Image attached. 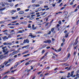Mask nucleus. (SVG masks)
Here are the masks:
<instances>
[{
  "instance_id": "39448f33",
  "label": "nucleus",
  "mask_w": 79,
  "mask_h": 79,
  "mask_svg": "<svg viewBox=\"0 0 79 79\" xmlns=\"http://www.w3.org/2000/svg\"><path fill=\"white\" fill-rule=\"evenodd\" d=\"M24 12L22 11H20L19 12V15H23V14H24Z\"/></svg>"
},
{
  "instance_id": "393cba45",
  "label": "nucleus",
  "mask_w": 79,
  "mask_h": 79,
  "mask_svg": "<svg viewBox=\"0 0 79 79\" xmlns=\"http://www.w3.org/2000/svg\"><path fill=\"white\" fill-rule=\"evenodd\" d=\"M10 6H13V3H10Z\"/></svg>"
},
{
  "instance_id": "e2e57ef3",
  "label": "nucleus",
  "mask_w": 79,
  "mask_h": 79,
  "mask_svg": "<svg viewBox=\"0 0 79 79\" xmlns=\"http://www.w3.org/2000/svg\"><path fill=\"white\" fill-rule=\"evenodd\" d=\"M35 0H32V3H34V2H35Z\"/></svg>"
},
{
  "instance_id": "13d9d810",
  "label": "nucleus",
  "mask_w": 79,
  "mask_h": 79,
  "mask_svg": "<svg viewBox=\"0 0 79 79\" xmlns=\"http://www.w3.org/2000/svg\"><path fill=\"white\" fill-rule=\"evenodd\" d=\"M77 5V4H75L74 6H73V8H74V7H75Z\"/></svg>"
},
{
  "instance_id": "4d7b16f0",
  "label": "nucleus",
  "mask_w": 79,
  "mask_h": 79,
  "mask_svg": "<svg viewBox=\"0 0 79 79\" xmlns=\"http://www.w3.org/2000/svg\"><path fill=\"white\" fill-rule=\"evenodd\" d=\"M11 23H17V21H14V22H12Z\"/></svg>"
},
{
  "instance_id": "603ef678",
  "label": "nucleus",
  "mask_w": 79,
  "mask_h": 79,
  "mask_svg": "<svg viewBox=\"0 0 79 79\" xmlns=\"http://www.w3.org/2000/svg\"><path fill=\"white\" fill-rule=\"evenodd\" d=\"M18 53V51H16V52L15 51H14L13 52V53Z\"/></svg>"
},
{
  "instance_id": "7ed1b4c3",
  "label": "nucleus",
  "mask_w": 79,
  "mask_h": 79,
  "mask_svg": "<svg viewBox=\"0 0 79 79\" xmlns=\"http://www.w3.org/2000/svg\"><path fill=\"white\" fill-rule=\"evenodd\" d=\"M64 16H65V18H66V16H67V15H68V11H64Z\"/></svg>"
},
{
  "instance_id": "6e6d98bb",
  "label": "nucleus",
  "mask_w": 79,
  "mask_h": 79,
  "mask_svg": "<svg viewBox=\"0 0 79 79\" xmlns=\"http://www.w3.org/2000/svg\"><path fill=\"white\" fill-rule=\"evenodd\" d=\"M12 19H15V17H11Z\"/></svg>"
},
{
  "instance_id": "58836bf2",
  "label": "nucleus",
  "mask_w": 79,
  "mask_h": 79,
  "mask_svg": "<svg viewBox=\"0 0 79 79\" xmlns=\"http://www.w3.org/2000/svg\"><path fill=\"white\" fill-rule=\"evenodd\" d=\"M8 32V30L7 29L3 31V32Z\"/></svg>"
},
{
  "instance_id": "774afa93",
  "label": "nucleus",
  "mask_w": 79,
  "mask_h": 79,
  "mask_svg": "<svg viewBox=\"0 0 79 79\" xmlns=\"http://www.w3.org/2000/svg\"><path fill=\"white\" fill-rule=\"evenodd\" d=\"M70 5H73V2H72L70 3Z\"/></svg>"
},
{
  "instance_id": "c85d7f7f",
  "label": "nucleus",
  "mask_w": 79,
  "mask_h": 79,
  "mask_svg": "<svg viewBox=\"0 0 79 79\" xmlns=\"http://www.w3.org/2000/svg\"><path fill=\"white\" fill-rule=\"evenodd\" d=\"M5 21H2L0 22V23H1V24H3V23H5Z\"/></svg>"
},
{
  "instance_id": "680f3d73",
  "label": "nucleus",
  "mask_w": 79,
  "mask_h": 79,
  "mask_svg": "<svg viewBox=\"0 0 79 79\" xmlns=\"http://www.w3.org/2000/svg\"><path fill=\"white\" fill-rule=\"evenodd\" d=\"M67 32V31L66 30H65L64 31V33L65 34H67L66 33Z\"/></svg>"
},
{
  "instance_id": "4c0bfd02",
  "label": "nucleus",
  "mask_w": 79,
  "mask_h": 79,
  "mask_svg": "<svg viewBox=\"0 0 79 79\" xmlns=\"http://www.w3.org/2000/svg\"><path fill=\"white\" fill-rule=\"evenodd\" d=\"M12 44L11 43H8V45H11Z\"/></svg>"
},
{
  "instance_id": "2f4dec72",
  "label": "nucleus",
  "mask_w": 79,
  "mask_h": 79,
  "mask_svg": "<svg viewBox=\"0 0 79 79\" xmlns=\"http://www.w3.org/2000/svg\"><path fill=\"white\" fill-rule=\"evenodd\" d=\"M29 9H28L25 10V11L26 12H27V11H29Z\"/></svg>"
},
{
  "instance_id": "bf43d9fd",
  "label": "nucleus",
  "mask_w": 79,
  "mask_h": 79,
  "mask_svg": "<svg viewBox=\"0 0 79 79\" xmlns=\"http://www.w3.org/2000/svg\"><path fill=\"white\" fill-rule=\"evenodd\" d=\"M49 74V73H47L45 74H44V75H45V76H47V75H48V74Z\"/></svg>"
},
{
  "instance_id": "1a4fd4ad",
  "label": "nucleus",
  "mask_w": 79,
  "mask_h": 79,
  "mask_svg": "<svg viewBox=\"0 0 79 79\" xmlns=\"http://www.w3.org/2000/svg\"><path fill=\"white\" fill-rule=\"evenodd\" d=\"M16 11V10H12L10 11V13H15Z\"/></svg>"
},
{
  "instance_id": "864d4df0",
  "label": "nucleus",
  "mask_w": 79,
  "mask_h": 79,
  "mask_svg": "<svg viewBox=\"0 0 79 79\" xmlns=\"http://www.w3.org/2000/svg\"><path fill=\"white\" fill-rule=\"evenodd\" d=\"M71 66H70L69 68L67 69V70H70V69H71Z\"/></svg>"
},
{
  "instance_id": "6ab92c4d",
  "label": "nucleus",
  "mask_w": 79,
  "mask_h": 79,
  "mask_svg": "<svg viewBox=\"0 0 79 79\" xmlns=\"http://www.w3.org/2000/svg\"><path fill=\"white\" fill-rule=\"evenodd\" d=\"M6 78H8V76H7V75L4 77L3 78H2V79H6Z\"/></svg>"
},
{
  "instance_id": "e433bc0d",
  "label": "nucleus",
  "mask_w": 79,
  "mask_h": 79,
  "mask_svg": "<svg viewBox=\"0 0 79 79\" xmlns=\"http://www.w3.org/2000/svg\"><path fill=\"white\" fill-rule=\"evenodd\" d=\"M29 64V62H27L25 64V65H28V64Z\"/></svg>"
},
{
  "instance_id": "0eeeda50",
  "label": "nucleus",
  "mask_w": 79,
  "mask_h": 79,
  "mask_svg": "<svg viewBox=\"0 0 79 79\" xmlns=\"http://www.w3.org/2000/svg\"><path fill=\"white\" fill-rule=\"evenodd\" d=\"M8 62H6V63L5 64V66H6V67H7V66H10V64L7 65L8 64Z\"/></svg>"
},
{
  "instance_id": "c03bdc74",
  "label": "nucleus",
  "mask_w": 79,
  "mask_h": 79,
  "mask_svg": "<svg viewBox=\"0 0 79 79\" xmlns=\"http://www.w3.org/2000/svg\"><path fill=\"white\" fill-rule=\"evenodd\" d=\"M4 34H5L6 35H8V33L7 32H5Z\"/></svg>"
},
{
  "instance_id": "f3484780",
  "label": "nucleus",
  "mask_w": 79,
  "mask_h": 79,
  "mask_svg": "<svg viewBox=\"0 0 79 79\" xmlns=\"http://www.w3.org/2000/svg\"><path fill=\"white\" fill-rule=\"evenodd\" d=\"M21 23L23 24H26L27 22H21Z\"/></svg>"
},
{
  "instance_id": "4468645a",
  "label": "nucleus",
  "mask_w": 79,
  "mask_h": 79,
  "mask_svg": "<svg viewBox=\"0 0 79 79\" xmlns=\"http://www.w3.org/2000/svg\"><path fill=\"white\" fill-rule=\"evenodd\" d=\"M28 46H29V45H28L27 46L23 47H22V49H23L24 48H25L26 49H27V48L26 47H28Z\"/></svg>"
},
{
  "instance_id": "69168bd1",
  "label": "nucleus",
  "mask_w": 79,
  "mask_h": 79,
  "mask_svg": "<svg viewBox=\"0 0 79 79\" xmlns=\"http://www.w3.org/2000/svg\"><path fill=\"white\" fill-rule=\"evenodd\" d=\"M15 17V19H16V18H18V16L17 15Z\"/></svg>"
},
{
  "instance_id": "20e7f679",
  "label": "nucleus",
  "mask_w": 79,
  "mask_h": 79,
  "mask_svg": "<svg viewBox=\"0 0 79 79\" xmlns=\"http://www.w3.org/2000/svg\"><path fill=\"white\" fill-rule=\"evenodd\" d=\"M31 17L29 18L30 19H31V20H32V19H34V15H31Z\"/></svg>"
},
{
  "instance_id": "de8ad7c7",
  "label": "nucleus",
  "mask_w": 79,
  "mask_h": 79,
  "mask_svg": "<svg viewBox=\"0 0 79 79\" xmlns=\"http://www.w3.org/2000/svg\"><path fill=\"white\" fill-rule=\"evenodd\" d=\"M49 24V23H46L45 25V26H48V25Z\"/></svg>"
},
{
  "instance_id": "cd10ccee",
  "label": "nucleus",
  "mask_w": 79,
  "mask_h": 79,
  "mask_svg": "<svg viewBox=\"0 0 79 79\" xmlns=\"http://www.w3.org/2000/svg\"><path fill=\"white\" fill-rule=\"evenodd\" d=\"M6 48V46H5V47H2V49L4 50H5Z\"/></svg>"
},
{
  "instance_id": "f704fd0d",
  "label": "nucleus",
  "mask_w": 79,
  "mask_h": 79,
  "mask_svg": "<svg viewBox=\"0 0 79 79\" xmlns=\"http://www.w3.org/2000/svg\"><path fill=\"white\" fill-rule=\"evenodd\" d=\"M45 52V50H43V51H42V52L41 53L42 54H43V53H44Z\"/></svg>"
},
{
  "instance_id": "5fc2aeb1",
  "label": "nucleus",
  "mask_w": 79,
  "mask_h": 79,
  "mask_svg": "<svg viewBox=\"0 0 79 79\" xmlns=\"http://www.w3.org/2000/svg\"><path fill=\"white\" fill-rule=\"evenodd\" d=\"M42 73V72H38V74L39 75L40 74V73Z\"/></svg>"
},
{
  "instance_id": "b1692460",
  "label": "nucleus",
  "mask_w": 79,
  "mask_h": 79,
  "mask_svg": "<svg viewBox=\"0 0 79 79\" xmlns=\"http://www.w3.org/2000/svg\"><path fill=\"white\" fill-rule=\"evenodd\" d=\"M46 46H47V45L44 44L43 45V46H42V48H45L46 47Z\"/></svg>"
},
{
  "instance_id": "72a5a7b5",
  "label": "nucleus",
  "mask_w": 79,
  "mask_h": 79,
  "mask_svg": "<svg viewBox=\"0 0 79 79\" xmlns=\"http://www.w3.org/2000/svg\"><path fill=\"white\" fill-rule=\"evenodd\" d=\"M61 1H62V0H59V1L57 2V3H60Z\"/></svg>"
},
{
  "instance_id": "473e14b6",
  "label": "nucleus",
  "mask_w": 79,
  "mask_h": 79,
  "mask_svg": "<svg viewBox=\"0 0 79 79\" xmlns=\"http://www.w3.org/2000/svg\"><path fill=\"white\" fill-rule=\"evenodd\" d=\"M40 6V5L39 4H37L35 6V7H38Z\"/></svg>"
},
{
  "instance_id": "f8f14e48",
  "label": "nucleus",
  "mask_w": 79,
  "mask_h": 79,
  "mask_svg": "<svg viewBox=\"0 0 79 79\" xmlns=\"http://www.w3.org/2000/svg\"><path fill=\"white\" fill-rule=\"evenodd\" d=\"M51 40H47V43H48V44H51Z\"/></svg>"
},
{
  "instance_id": "338daca9",
  "label": "nucleus",
  "mask_w": 79,
  "mask_h": 79,
  "mask_svg": "<svg viewBox=\"0 0 79 79\" xmlns=\"http://www.w3.org/2000/svg\"><path fill=\"white\" fill-rule=\"evenodd\" d=\"M35 4H33V5H32V6H33L34 7H35Z\"/></svg>"
},
{
  "instance_id": "f03ea898",
  "label": "nucleus",
  "mask_w": 79,
  "mask_h": 79,
  "mask_svg": "<svg viewBox=\"0 0 79 79\" xmlns=\"http://www.w3.org/2000/svg\"><path fill=\"white\" fill-rule=\"evenodd\" d=\"M26 43L29 44V40L28 39L24 40V42H23V44H26Z\"/></svg>"
},
{
  "instance_id": "8fccbe9b",
  "label": "nucleus",
  "mask_w": 79,
  "mask_h": 79,
  "mask_svg": "<svg viewBox=\"0 0 79 79\" xmlns=\"http://www.w3.org/2000/svg\"><path fill=\"white\" fill-rule=\"evenodd\" d=\"M31 5H30L27 6V8H30V7H31Z\"/></svg>"
},
{
  "instance_id": "412c9836",
  "label": "nucleus",
  "mask_w": 79,
  "mask_h": 79,
  "mask_svg": "<svg viewBox=\"0 0 79 79\" xmlns=\"http://www.w3.org/2000/svg\"><path fill=\"white\" fill-rule=\"evenodd\" d=\"M65 37L67 38L68 37V34L67 33H66L65 34Z\"/></svg>"
},
{
  "instance_id": "a18cd8bd",
  "label": "nucleus",
  "mask_w": 79,
  "mask_h": 79,
  "mask_svg": "<svg viewBox=\"0 0 79 79\" xmlns=\"http://www.w3.org/2000/svg\"><path fill=\"white\" fill-rule=\"evenodd\" d=\"M41 18V17H40V18H36L35 19L36 20H38V19H39Z\"/></svg>"
},
{
  "instance_id": "c756f323",
  "label": "nucleus",
  "mask_w": 79,
  "mask_h": 79,
  "mask_svg": "<svg viewBox=\"0 0 79 79\" xmlns=\"http://www.w3.org/2000/svg\"><path fill=\"white\" fill-rule=\"evenodd\" d=\"M51 31L53 32L54 31V28H53L51 29Z\"/></svg>"
},
{
  "instance_id": "a211bd4d",
  "label": "nucleus",
  "mask_w": 79,
  "mask_h": 79,
  "mask_svg": "<svg viewBox=\"0 0 79 79\" xmlns=\"http://www.w3.org/2000/svg\"><path fill=\"white\" fill-rule=\"evenodd\" d=\"M7 50H8V49L6 48V49H5L4 50H3L2 52H3V53H5V52H6V51H7Z\"/></svg>"
},
{
  "instance_id": "5701e85b",
  "label": "nucleus",
  "mask_w": 79,
  "mask_h": 79,
  "mask_svg": "<svg viewBox=\"0 0 79 79\" xmlns=\"http://www.w3.org/2000/svg\"><path fill=\"white\" fill-rule=\"evenodd\" d=\"M69 57H70V53H69L68 54V56L67 57V59H68V58H69Z\"/></svg>"
},
{
  "instance_id": "aec40b11",
  "label": "nucleus",
  "mask_w": 79,
  "mask_h": 79,
  "mask_svg": "<svg viewBox=\"0 0 79 79\" xmlns=\"http://www.w3.org/2000/svg\"><path fill=\"white\" fill-rule=\"evenodd\" d=\"M73 73H74V72L72 71L71 73V75H70L71 77H72L73 76Z\"/></svg>"
},
{
  "instance_id": "c9c22d12",
  "label": "nucleus",
  "mask_w": 79,
  "mask_h": 79,
  "mask_svg": "<svg viewBox=\"0 0 79 79\" xmlns=\"http://www.w3.org/2000/svg\"><path fill=\"white\" fill-rule=\"evenodd\" d=\"M11 32H14V33H12V34H15V32H14V30H13L12 31H11Z\"/></svg>"
},
{
  "instance_id": "bb28decb",
  "label": "nucleus",
  "mask_w": 79,
  "mask_h": 79,
  "mask_svg": "<svg viewBox=\"0 0 79 79\" xmlns=\"http://www.w3.org/2000/svg\"><path fill=\"white\" fill-rule=\"evenodd\" d=\"M28 28H31V24H29L28 25Z\"/></svg>"
},
{
  "instance_id": "ddd939ff",
  "label": "nucleus",
  "mask_w": 79,
  "mask_h": 79,
  "mask_svg": "<svg viewBox=\"0 0 79 79\" xmlns=\"http://www.w3.org/2000/svg\"><path fill=\"white\" fill-rule=\"evenodd\" d=\"M8 51L5 52H4V54L3 55H7L6 56H8Z\"/></svg>"
},
{
  "instance_id": "0e129e2a",
  "label": "nucleus",
  "mask_w": 79,
  "mask_h": 79,
  "mask_svg": "<svg viewBox=\"0 0 79 79\" xmlns=\"http://www.w3.org/2000/svg\"><path fill=\"white\" fill-rule=\"evenodd\" d=\"M10 29H14V28H15V27H10Z\"/></svg>"
},
{
  "instance_id": "09e8293b",
  "label": "nucleus",
  "mask_w": 79,
  "mask_h": 79,
  "mask_svg": "<svg viewBox=\"0 0 79 79\" xmlns=\"http://www.w3.org/2000/svg\"><path fill=\"white\" fill-rule=\"evenodd\" d=\"M31 69L32 70L33 69H34V68H33V67H32V66H31Z\"/></svg>"
},
{
  "instance_id": "3c124183",
  "label": "nucleus",
  "mask_w": 79,
  "mask_h": 79,
  "mask_svg": "<svg viewBox=\"0 0 79 79\" xmlns=\"http://www.w3.org/2000/svg\"><path fill=\"white\" fill-rule=\"evenodd\" d=\"M60 73H64V72L60 71L59 72Z\"/></svg>"
},
{
  "instance_id": "37998d69",
  "label": "nucleus",
  "mask_w": 79,
  "mask_h": 79,
  "mask_svg": "<svg viewBox=\"0 0 79 79\" xmlns=\"http://www.w3.org/2000/svg\"><path fill=\"white\" fill-rule=\"evenodd\" d=\"M76 76L78 77L79 76V74H78V73H77Z\"/></svg>"
},
{
  "instance_id": "9d476101",
  "label": "nucleus",
  "mask_w": 79,
  "mask_h": 79,
  "mask_svg": "<svg viewBox=\"0 0 79 79\" xmlns=\"http://www.w3.org/2000/svg\"><path fill=\"white\" fill-rule=\"evenodd\" d=\"M24 30H20L19 31V33H23V32H24Z\"/></svg>"
},
{
  "instance_id": "dca6fc26",
  "label": "nucleus",
  "mask_w": 79,
  "mask_h": 79,
  "mask_svg": "<svg viewBox=\"0 0 79 79\" xmlns=\"http://www.w3.org/2000/svg\"><path fill=\"white\" fill-rule=\"evenodd\" d=\"M77 43H78V41H76L75 43L73 44V45H77Z\"/></svg>"
},
{
  "instance_id": "2eb2a0df",
  "label": "nucleus",
  "mask_w": 79,
  "mask_h": 79,
  "mask_svg": "<svg viewBox=\"0 0 79 79\" xmlns=\"http://www.w3.org/2000/svg\"><path fill=\"white\" fill-rule=\"evenodd\" d=\"M6 36H5L4 37H2V39H3V40H6Z\"/></svg>"
},
{
  "instance_id": "9b49d317",
  "label": "nucleus",
  "mask_w": 79,
  "mask_h": 79,
  "mask_svg": "<svg viewBox=\"0 0 79 79\" xmlns=\"http://www.w3.org/2000/svg\"><path fill=\"white\" fill-rule=\"evenodd\" d=\"M28 37H31V38H34V37H36V36H34L33 35H29Z\"/></svg>"
},
{
  "instance_id": "f257e3e1",
  "label": "nucleus",
  "mask_w": 79,
  "mask_h": 79,
  "mask_svg": "<svg viewBox=\"0 0 79 79\" xmlns=\"http://www.w3.org/2000/svg\"><path fill=\"white\" fill-rule=\"evenodd\" d=\"M5 63H6V61L3 64H1L0 66V67H1V68H3L5 67V65H4V64H5ZM0 69H1V67H0Z\"/></svg>"
},
{
  "instance_id": "ea45409f",
  "label": "nucleus",
  "mask_w": 79,
  "mask_h": 79,
  "mask_svg": "<svg viewBox=\"0 0 79 79\" xmlns=\"http://www.w3.org/2000/svg\"><path fill=\"white\" fill-rule=\"evenodd\" d=\"M17 11H19L20 10H21V8H18L17 9Z\"/></svg>"
},
{
  "instance_id": "49530a36",
  "label": "nucleus",
  "mask_w": 79,
  "mask_h": 79,
  "mask_svg": "<svg viewBox=\"0 0 79 79\" xmlns=\"http://www.w3.org/2000/svg\"><path fill=\"white\" fill-rule=\"evenodd\" d=\"M48 6H44V8H48Z\"/></svg>"
},
{
  "instance_id": "7c9ffc66",
  "label": "nucleus",
  "mask_w": 79,
  "mask_h": 79,
  "mask_svg": "<svg viewBox=\"0 0 79 79\" xmlns=\"http://www.w3.org/2000/svg\"><path fill=\"white\" fill-rule=\"evenodd\" d=\"M34 61H35V60H32L29 61V62H30V63H31V62H33Z\"/></svg>"
},
{
  "instance_id": "423d86ee",
  "label": "nucleus",
  "mask_w": 79,
  "mask_h": 79,
  "mask_svg": "<svg viewBox=\"0 0 79 79\" xmlns=\"http://www.w3.org/2000/svg\"><path fill=\"white\" fill-rule=\"evenodd\" d=\"M6 56H3V55H0V60H2V58H5Z\"/></svg>"
},
{
  "instance_id": "6e6552de",
  "label": "nucleus",
  "mask_w": 79,
  "mask_h": 79,
  "mask_svg": "<svg viewBox=\"0 0 79 79\" xmlns=\"http://www.w3.org/2000/svg\"><path fill=\"white\" fill-rule=\"evenodd\" d=\"M32 28L33 29V30H35V29H36V27H34V25H32Z\"/></svg>"
},
{
  "instance_id": "4be33fe9",
  "label": "nucleus",
  "mask_w": 79,
  "mask_h": 79,
  "mask_svg": "<svg viewBox=\"0 0 79 79\" xmlns=\"http://www.w3.org/2000/svg\"><path fill=\"white\" fill-rule=\"evenodd\" d=\"M38 11H41L42 10V8H40L37 9Z\"/></svg>"
},
{
  "instance_id": "052dcab7",
  "label": "nucleus",
  "mask_w": 79,
  "mask_h": 79,
  "mask_svg": "<svg viewBox=\"0 0 79 79\" xmlns=\"http://www.w3.org/2000/svg\"><path fill=\"white\" fill-rule=\"evenodd\" d=\"M5 5H9V4L8 3H5Z\"/></svg>"
},
{
  "instance_id": "a878e982",
  "label": "nucleus",
  "mask_w": 79,
  "mask_h": 79,
  "mask_svg": "<svg viewBox=\"0 0 79 79\" xmlns=\"http://www.w3.org/2000/svg\"><path fill=\"white\" fill-rule=\"evenodd\" d=\"M16 64H17V65H18L20 64H21V63L19 62H18L17 63H16Z\"/></svg>"
},
{
  "instance_id": "79ce46f5",
  "label": "nucleus",
  "mask_w": 79,
  "mask_h": 79,
  "mask_svg": "<svg viewBox=\"0 0 79 79\" xmlns=\"http://www.w3.org/2000/svg\"><path fill=\"white\" fill-rule=\"evenodd\" d=\"M45 12H44V13H43V14H42L41 15V16H43V15H45Z\"/></svg>"
},
{
  "instance_id": "a19ab883",
  "label": "nucleus",
  "mask_w": 79,
  "mask_h": 79,
  "mask_svg": "<svg viewBox=\"0 0 79 79\" xmlns=\"http://www.w3.org/2000/svg\"><path fill=\"white\" fill-rule=\"evenodd\" d=\"M52 41H55V40L54 38H52Z\"/></svg>"
}]
</instances>
